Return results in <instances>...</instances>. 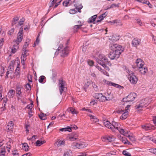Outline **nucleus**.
Returning a JSON list of instances; mask_svg holds the SVG:
<instances>
[{
    "mask_svg": "<svg viewBox=\"0 0 156 156\" xmlns=\"http://www.w3.org/2000/svg\"><path fill=\"white\" fill-rule=\"evenodd\" d=\"M147 100V99H143L140 101V104L142 105L143 107H146L149 104Z\"/></svg>",
    "mask_w": 156,
    "mask_h": 156,
    "instance_id": "obj_17",
    "label": "nucleus"
},
{
    "mask_svg": "<svg viewBox=\"0 0 156 156\" xmlns=\"http://www.w3.org/2000/svg\"><path fill=\"white\" fill-rule=\"evenodd\" d=\"M73 146L74 147H75L76 148L79 149L85 147L86 145L85 143L83 142H79L77 143H74Z\"/></svg>",
    "mask_w": 156,
    "mask_h": 156,
    "instance_id": "obj_10",
    "label": "nucleus"
},
{
    "mask_svg": "<svg viewBox=\"0 0 156 156\" xmlns=\"http://www.w3.org/2000/svg\"><path fill=\"white\" fill-rule=\"evenodd\" d=\"M26 88L27 90H30L31 87L29 83L27 84L26 85Z\"/></svg>",
    "mask_w": 156,
    "mask_h": 156,
    "instance_id": "obj_63",
    "label": "nucleus"
},
{
    "mask_svg": "<svg viewBox=\"0 0 156 156\" xmlns=\"http://www.w3.org/2000/svg\"><path fill=\"white\" fill-rule=\"evenodd\" d=\"M30 40L29 39H27L26 42L24 43V45H23L22 50L26 49L27 47L28 46L30 43Z\"/></svg>",
    "mask_w": 156,
    "mask_h": 156,
    "instance_id": "obj_30",
    "label": "nucleus"
},
{
    "mask_svg": "<svg viewBox=\"0 0 156 156\" xmlns=\"http://www.w3.org/2000/svg\"><path fill=\"white\" fill-rule=\"evenodd\" d=\"M5 151L4 149H2L0 151V156H5Z\"/></svg>",
    "mask_w": 156,
    "mask_h": 156,
    "instance_id": "obj_50",
    "label": "nucleus"
},
{
    "mask_svg": "<svg viewBox=\"0 0 156 156\" xmlns=\"http://www.w3.org/2000/svg\"><path fill=\"white\" fill-rule=\"evenodd\" d=\"M22 88L21 86L19 85L17 86L16 87V94L19 96L22 95Z\"/></svg>",
    "mask_w": 156,
    "mask_h": 156,
    "instance_id": "obj_16",
    "label": "nucleus"
},
{
    "mask_svg": "<svg viewBox=\"0 0 156 156\" xmlns=\"http://www.w3.org/2000/svg\"><path fill=\"white\" fill-rule=\"evenodd\" d=\"M144 107L140 104L135 106V108L137 109H140Z\"/></svg>",
    "mask_w": 156,
    "mask_h": 156,
    "instance_id": "obj_54",
    "label": "nucleus"
},
{
    "mask_svg": "<svg viewBox=\"0 0 156 156\" xmlns=\"http://www.w3.org/2000/svg\"><path fill=\"white\" fill-rule=\"evenodd\" d=\"M23 28H20V30L18 33V36L16 41V43H18L22 41L23 38Z\"/></svg>",
    "mask_w": 156,
    "mask_h": 156,
    "instance_id": "obj_7",
    "label": "nucleus"
},
{
    "mask_svg": "<svg viewBox=\"0 0 156 156\" xmlns=\"http://www.w3.org/2000/svg\"><path fill=\"white\" fill-rule=\"evenodd\" d=\"M97 17V15H94L90 18L88 20V23H92L94 22V23H95L96 22H95V20Z\"/></svg>",
    "mask_w": 156,
    "mask_h": 156,
    "instance_id": "obj_26",
    "label": "nucleus"
},
{
    "mask_svg": "<svg viewBox=\"0 0 156 156\" xmlns=\"http://www.w3.org/2000/svg\"><path fill=\"white\" fill-rule=\"evenodd\" d=\"M94 89L95 90H98V88L97 85H96L95 82H93L91 83Z\"/></svg>",
    "mask_w": 156,
    "mask_h": 156,
    "instance_id": "obj_46",
    "label": "nucleus"
},
{
    "mask_svg": "<svg viewBox=\"0 0 156 156\" xmlns=\"http://www.w3.org/2000/svg\"><path fill=\"white\" fill-rule=\"evenodd\" d=\"M120 53L116 52L114 51H112L110 52L109 55V58L111 60H113L116 58H118L120 56Z\"/></svg>",
    "mask_w": 156,
    "mask_h": 156,
    "instance_id": "obj_6",
    "label": "nucleus"
},
{
    "mask_svg": "<svg viewBox=\"0 0 156 156\" xmlns=\"http://www.w3.org/2000/svg\"><path fill=\"white\" fill-rule=\"evenodd\" d=\"M104 124L105 126L107 128L110 129L112 130V124L110 123V122L108 121H106L104 122Z\"/></svg>",
    "mask_w": 156,
    "mask_h": 156,
    "instance_id": "obj_24",
    "label": "nucleus"
},
{
    "mask_svg": "<svg viewBox=\"0 0 156 156\" xmlns=\"http://www.w3.org/2000/svg\"><path fill=\"white\" fill-rule=\"evenodd\" d=\"M101 72L104 75H105L107 76H109L108 73L104 69H102Z\"/></svg>",
    "mask_w": 156,
    "mask_h": 156,
    "instance_id": "obj_56",
    "label": "nucleus"
},
{
    "mask_svg": "<svg viewBox=\"0 0 156 156\" xmlns=\"http://www.w3.org/2000/svg\"><path fill=\"white\" fill-rule=\"evenodd\" d=\"M34 107L33 103L32 101L29 105H28L26 107V108L28 109H30V110H32V108Z\"/></svg>",
    "mask_w": 156,
    "mask_h": 156,
    "instance_id": "obj_42",
    "label": "nucleus"
},
{
    "mask_svg": "<svg viewBox=\"0 0 156 156\" xmlns=\"http://www.w3.org/2000/svg\"><path fill=\"white\" fill-rule=\"evenodd\" d=\"M126 73H128V76H130V74H134V73H133V72L132 71L129 70V69H126Z\"/></svg>",
    "mask_w": 156,
    "mask_h": 156,
    "instance_id": "obj_59",
    "label": "nucleus"
},
{
    "mask_svg": "<svg viewBox=\"0 0 156 156\" xmlns=\"http://www.w3.org/2000/svg\"><path fill=\"white\" fill-rule=\"evenodd\" d=\"M14 74L15 75L16 77L17 78H19L20 75V72L15 71Z\"/></svg>",
    "mask_w": 156,
    "mask_h": 156,
    "instance_id": "obj_58",
    "label": "nucleus"
},
{
    "mask_svg": "<svg viewBox=\"0 0 156 156\" xmlns=\"http://www.w3.org/2000/svg\"><path fill=\"white\" fill-rule=\"evenodd\" d=\"M12 154L13 156H20L18 151L16 150H14L12 151Z\"/></svg>",
    "mask_w": 156,
    "mask_h": 156,
    "instance_id": "obj_43",
    "label": "nucleus"
},
{
    "mask_svg": "<svg viewBox=\"0 0 156 156\" xmlns=\"http://www.w3.org/2000/svg\"><path fill=\"white\" fill-rule=\"evenodd\" d=\"M15 94V91L13 90H10L8 93V97L9 98H13Z\"/></svg>",
    "mask_w": 156,
    "mask_h": 156,
    "instance_id": "obj_28",
    "label": "nucleus"
},
{
    "mask_svg": "<svg viewBox=\"0 0 156 156\" xmlns=\"http://www.w3.org/2000/svg\"><path fill=\"white\" fill-rule=\"evenodd\" d=\"M14 70L13 66L11 65H10L8 67V71H11L13 72Z\"/></svg>",
    "mask_w": 156,
    "mask_h": 156,
    "instance_id": "obj_53",
    "label": "nucleus"
},
{
    "mask_svg": "<svg viewBox=\"0 0 156 156\" xmlns=\"http://www.w3.org/2000/svg\"><path fill=\"white\" fill-rule=\"evenodd\" d=\"M130 76H128V79L130 82L133 84H136L138 80V79L134 74H131Z\"/></svg>",
    "mask_w": 156,
    "mask_h": 156,
    "instance_id": "obj_9",
    "label": "nucleus"
},
{
    "mask_svg": "<svg viewBox=\"0 0 156 156\" xmlns=\"http://www.w3.org/2000/svg\"><path fill=\"white\" fill-rule=\"evenodd\" d=\"M141 126L142 129L145 131L150 130L152 128L151 126L147 124L142 125Z\"/></svg>",
    "mask_w": 156,
    "mask_h": 156,
    "instance_id": "obj_19",
    "label": "nucleus"
},
{
    "mask_svg": "<svg viewBox=\"0 0 156 156\" xmlns=\"http://www.w3.org/2000/svg\"><path fill=\"white\" fill-rule=\"evenodd\" d=\"M116 154V152L115 151H111L107 153L106 155L108 156H110L111 155H115Z\"/></svg>",
    "mask_w": 156,
    "mask_h": 156,
    "instance_id": "obj_45",
    "label": "nucleus"
},
{
    "mask_svg": "<svg viewBox=\"0 0 156 156\" xmlns=\"http://www.w3.org/2000/svg\"><path fill=\"white\" fill-rule=\"evenodd\" d=\"M14 28H12L11 30H10L8 32V34L10 35H12L14 32Z\"/></svg>",
    "mask_w": 156,
    "mask_h": 156,
    "instance_id": "obj_57",
    "label": "nucleus"
},
{
    "mask_svg": "<svg viewBox=\"0 0 156 156\" xmlns=\"http://www.w3.org/2000/svg\"><path fill=\"white\" fill-rule=\"evenodd\" d=\"M14 73L13 72L11 71H7L6 72V75L5 76V78H7L10 77L12 78L14 76Z\"/></svg>",
    "mask_w": 156,
    "mask_h": 156,
    "instance_id": "obj_18",
    "label": "nucleus"
},
{
    "mask_svg": "<svg viewBox=\"0 0 156 156\" xmlns=\"http://www.w3.org/2000/svg\"><path fill=\"white\" fill-rule=\"evenodd\" d=\"M82 25H77L74 26L73 29L74 32H76L78 29H80L82 30L83 31V29L81 27Z\"/></svg>",
    "mask_w": 156,
    "mask_h": 156,
    "instance_id": "obj_27",
    "label": "nucleus"
},
{
    "mask_svg": "<svg viewBox=\"0 0 156 156\" xmlns=\"http://www.w3.org/2000/svg\"><path fill=\"white\" fill-rule=\"evenodd\" d=\"M19 18L17 17H16L13 18L12 21V26L15 25L18 22Z\"/></svg>",
    "mask_w": 156,
    "mask_h": 156,
    "instance_id": "obj_33",
    "label": "nucleus"
},
{
    "mask_svg": "<svg viewBox=\"0 0 156 156\" xmlns=\"http://www.w3.org/2000/svg\"><path fill=\"white\" fill-rule=\"evenodd\" d=\"M16 45H14L13 46V47L12 48L11 50V52L13 53H15L18 49L19 47L18 46V43H16Z\"/></svg>",
    "mask_w": 156,
    "mask_h": 156,
    "instance_id": "obj_31",
    "label": "nucleus"
},
{
    "mask_svg": "<svg viewBox=\"0 0 156 156\" xmlns=\"http://www.w3.org/2000/svg\"><path fill=\"white\" fill-rule=\"evenodd\" d=\"M104 82L105 83L109 85L112 86V82L107 81L106 80H104Z\"/></svg>",
    "mask_w": 156,
    "mask_h": 156,
    "instance_id": "obj_60",
    "label": "nucleus"
},
{
    "mask_svg": "<svg viewBox=\"0 0 156 156\" xmlns=\"http://www.w3.org/2000/svg\"><path fill=\"white\" fill-rule=\"evenodd\" d=\"M29 147L27 143H24L23 144L22 148L25 151H27L28 150Z\"/></svg>",
    "mask_w": 156,
    "mask_h": 156,
    "instance_id": "obj_35",
    "label": "nucleus"
},
{
    "mask_svg": "<svg viewBox=\"0 0 156 156\" xmlns=\"http://www.w3.org/2000/svg\"><path fill=\"white\" fill-rule=\"evenodd\" d=\"M130 106V105H127L125 108L124 111L123 110H121L120 111L119 113H122V112H123L120 117V119H125L127 117L128 115V112L129 111V108Z\"/></svg>",
    "mask_w": 156,
    "mask_h": 156,
    "instance_id": "obj_5",
    "label": "nucleus"
},
{
    "mask_svg": "<svg viewBox=\"0 0 156 156\" xmlns=\"http://www.w3.org/2000/svg\"><path fill=\"white\" fill-rule=\"evenodd\" d=\"M122 154L126 156H131L130 153L128 152L126 150H124L122 151Z\"/></svg>",
    "mask_w": 156,
    "mask_h": 156,
    "instance_id": "obj_44",
    "label": "nucleus"
},
{
    "mask_svg": "<svg viewBox=\"0 0 156 156\" xmlns=\"http://www.w3.org/2000/svg\"><path fill=\"white\" fill-rule=\"evenodd\" d=\"M106 100L109 101L112 99L113 98V96L112 94H108V95L107 96H106Z\"/></svg>",
    "mask_w": 156,
    "mask_h": 156,
    "instance_id": "obj_49",
    "label": "nucleus"
},
{
    "mask_svg": "<svg viewBox=\"0 0 156 156\" xmlns=\"http://www.w3.org/2000/svg\"><path fill=\"white\" fill-rule=\"evenodd\" d=\"M141 41V40L136 38L133 39L132 41V44L133 46L136 47L139 45Z\"/></svg>",
    "mask_w": 156,
    "mask_h": 156,
    "instance_id": "obj_13",
    "label": "nucleus"
},
{
    "mask_svg": "<svg viewBox=\"0 0 156 156\" xmlns=\"http://www.w3.org/2000/svg\"><path fill=\"white\" fill-rule=\"evenodd\" d=\"M136 97V94L135 93H130L128 96L123 98L122 101L123 102H129L132 101L134 100Z\"/></svg>",
    "mask_w": 156,
    "mask_h": 156,
    "instance_id": "obj_4",
    "label": "nucleus"
},
{
    "mask_svg": "<svg viewBox=\"0 0 156 156\" xmlns=\"http://www.w3.org/2000/svg\"><path fill=\"white\" fill-rule=\"evenodd\" d=\"M125 131L126 132H128V133L127 134V136H127V137H128L129 138V139L131 141H134L135 140V139L134 138V137H133L132 136H130V135H129L128 134H129V132L128 131H126V130H125Z\"/></svg>",
    "mask_w": 156,
    "mask_h": 156,
    "instance_id": "obj_36",
    "label": "nucleus"
},
{
    "mask_svg": "<svg viewBox=\"0 0 156 156\" xmlns=\"http://www.w3.org/2000/svg\"><path fill=\"white\" fill-rule=\"evenodd\" d=\"M57 0H51L49 3V5L50 7L54 6V5L56 3Z\"/></svg>",
    "mask_w": 156,
    "mask_h": 156,
    "instance_id": "obj_37",
    "label": "nucleus"
},
{
    "mask_svg": "<svg viewBox=\"0 0 156 156\" xmlns=\"http://www.w3.org/2000/svg\"><path fill=\"white\" fill-rule=\"evenodd\" d=\"M69 139L71 141H74L76 140V137L73 136H68Z\"/></svg>",
    "mask_w": 156,
    "mask_h": 156,
    "instance_id": "obj_51",
    "label": "nucleus"
},
{
    "mask_svg": "<svg viewBox=\"0 0 156 156\" xmlns=\"http://www.w3.org/2000/svg\"><path fill=\"white\" fill-rule=\"evenodd\" d=\"M136 63L139 69L142 67L144 65V62L141 59H137L136 62Z\"/></svg>",
    "mask_w": 156,
    "mask_h": 156,
    "instance_id": "obj_15",
    "label": "nucleus"
},
{
    "mask_svg": "<svg viewBox=\"0 0 156 156\" xmlns=\"http://www.w3.org/2000/svg\"><path fill=\"white\" fill-rule=\"evenodd\" d=\"M4 41V39L2 38L0 40V48H2V46L3 44V42Z\"/></svg>",
    "mask_w": 156,
    "mask_h": 156,
    "instance_id": "obj_61",
    "label": "nucleus"
},
{
    "mask_svg": "<svg viewBox=\"0 0 156 156\" xmlns=\"http://www.w3.org/2000/svg\"><path fill=\"white\" fill-rule=\"evenodd\" d=\"M102 138L104 139V140H107L109 142H111L115 140V138L112 135L111 136H103Z\"/></svg>",
    "mask_w": 156,
    "mask_h": 156,
    "instance_id": "obj_14",
    "label": "nucleus"
},
{
    "mask_svg": "<svg viewBox=\"0 0 156 156\" xmlns=\"http://www.w3.org/2000/svg\"><path fill=\"white\" fill-rule=\"evenodd\" d=\"M88 115L91 117L90 120L94 122H97L98 121V119L95 116L91 114Z\"/></svg>",
    "mask_w": 156,
    "mask_h": 156,
    "instance_id": "obj_25",
    "label": "nucleus"
},
{
    "mask_svg": "<svg viewBox=\"0 0 156 156\" xmlns=\"http://www.w3.org/2000/svg\"><path fill=\"white\" fill-rule=\"evenodd\" d=\"M14 124L12 121L9 122L6 128L8 130V131L9 132H12L13 129Z\"/></svg>",
    "mask_w": 156,
    "mask_h": 156,
    "instance_id": "obj_12",
    "label": "nucleus"
},
{
    "mask_svg": "<svg viewBox=\"0 0 156 156\" xmlns=\"http://www.w3.org/2000/svg\"><path fill=\"white\" fill-rule=\"evenodd\" d=\"M115 36H116L115 35H113L112 37V39L113 41H116L118 40H119L120 38V36H116V37H115Z\"/></svg>",
    "mask_w": 156,
    "mask_h": 156,
    "instance_id": "obj_47",
    "label": "nucleus"
},
{
    "mask_svg": "<svg viewBox=\"0 0 156 156\" xmlns=\"http://www.w3.org/2000/svg\"><path fill=\"white\" fill-rule=\"evenodd\" d=\"M99 58L104 63H106L109 66H111L112 64L110 62L108 61L107 58L103 55H100L99 56Z\"/></svg>",
    "mask_w": 156,
    "mask_h": 156,
    "instance_id": "obj_11",
    "label": "nucleus"
},
{
    "mask_svg": "<svg viewBox=\"0 0 156 156\" xmlns=\"http://www.w3.org/2000/svg\"><path fill=\"white\" fill-rule=\"evenodd\" d=\"M77 9H70L69 10V13H70L72 14H74L76 13L77 12V11L76 10Z\"/></svg>",
    "mask_w": 156,
    "mask_h": 156,
    "instance_id": "obj_48",
    "label": "nucleus"
},
{
    "mask_svg": "<svg viewBox=\"0 0 156 156\" xmlns=\"http://www.w3.org/2000/svg\"><path fill=\"white\" fill-rule=\"evenodd\" d=\"M119 4L118 3L117 4H112L110 6V7L108 8L106 10L109 9L111 8H113L116 7H119Z\"/></svg>",
    "mask_w": 156,
    "mask_h": 156,
    "instance_id": "obj_34",
    "label": "nucleus"
},
{
    "mask_svg": "<svg viewBox=\"0 0 156 156\" xmlns=\"http://www.w3.org/2000/svg\"><path fill=\"white\" fill-rule=\"evenodd\" d=\"M57 51L55 53V54H58V53H60V55L62 57H65L69 53V50L68 48L67 47H63L62 44H60L58 47Z\"/></svg>",
    "mask_w": 156,
    "mask_h": 156,
    "instance_id": "obj_2",
    "label": "nucleus"
},
{
    "mask_svg": "<svg viewBox=\"0 0 156 156\" xmlns=\"http://www.w3.org/2000/svg\"><path fill=\"white\" fill-rule=\"evenodd\" d=\"M24 18H22L20 19L19 22L16 25V27H19L20 26H21L23 25V22L24 21Z\"/></svg>",
    "mask_w": 156,
    "mask_h": 156,
    "instance_id": "obj_39",
    "label": "nucleus"
},
{
    "mask_svg": "<svg viewBox=\"0 0 156 156\" xmlns=\"http://www.w3.org/2000/svg\"><path fill=\"white\" fill-rule=\"evenodd\" d=\"M45 78V76H41L39 79V81L40 83H42L44 80Z\"/></svg>",
    "mask_w": 156,
    "mask_h": 156,
    "instance_id": "obj_52",
    "label": "nucleus"
},
{
    "mask_svg": "<svg viewBox=\"0 0 156 156\" xmlns=\"http://www.w3.org/2000/svg\"><path fill=\"white\" fill-rule=\"evenodd\" d=\"M68 112H71L72 114H76L78 112L74 108L72 107H70L67 110Z\"/></svg>",
    "mask_w": 156,
    "mask_h": 156,
    "instance_id": "obj_21",
    "label": "nucleus"
},
{
    "mask_svg": "<svg viewBox=\"0 0 156 156\" xmlns=\"http://www.w3.org/2000/svg\"><path fill=\"white\" fill-rule=\"evenodd\" d=\"M65 142L64 140H58L55 143V144L57 145L58 147L62 146L65 144Z\"/></svg>",
    "mask_w": 156,
    "mask_h": 156,
    "instance_id": "obj_22",
    "label": "nucleus"
},
{
    "mask_svg": "<svg viewBox=\"0 0 156 156\" xmlns=\"http://www.w3.org/2000/svg\"><path fill=\"white\" fill-rule=\"evenodd\" d=\"M45 141H41L38 140L36 141V145L37 146H40L44 143H45Z\"/></svg>",
    "mask_w": 156,
    "mask_h": 156,
    "instance_id": "obj_40",
    "label": "nucleus"
},
{
    "mask_svg": "<svg viewBox=\"0 0 156 156\" xmlns=\"http://www.w3.org/2000/svg\"><path fill=\"white\" fill-rule=\"evenodd\" d=\"M139 70L142 74L145 75L147 71V69L146 67H141Z\"/></svg>",
    "mask_w": 156,
    "mask_h": 156,
    "instance_id": "obj_20",
    "label": "nucleus"
},
{
    "mask_svg": "<svg viewBox=\"0 0 156 156\" xmlns=\"http://www.w3.org/2000/svg\"><path fill=\"white\" fill-rule=\"evenodd\" d=\"M98 18L99 19L97 20L96 21V22L97 23L101 22V20H103L104 19V18H103V17L101 15H100V16H99Z\"/></svg>",
    "mask_w": 156,
    "mask_h": 156,
    "instance_id": "obj_55",
    "label": "nucleus"
},
{
    "mask_svg": "<svg viewBox=\"0 0 156 156\" xmlns=\"http://www.w3.org/2000/svg\"><path fill=\"white\" fill-rule=\"evenodd\" d=\"M65 82L62 79H60L59 81L58 86L59 88H66L64 86Z\"/></svg>",
    "mask_w": 156,
    "mask_h": 156,
    "instance_id": "obj_23",
    "label": "nucleus"
},
{
    "mask_svg": "<svg viewBox=\"0 0 156 156\" xmlns=\"http://www.w3.org/2000/svg\"><path fill=\"white\" fill-rule=\"evenodd\" d=\"M110 49L112 51H114L116 52L120 53V55L123 51V48L122 46L115 44H110L109 45Z\"/></svg>",
    "mask_w": 156,
    "mask_h": 156,
    "instance_id": "obj_3",
    "label": "nucleus"
},
{
    "mask_svg": "<svg viewBox=\"0 0 156 156\" xmlns=\"http://www.w3.org/2000/svg\"><path fill=\"white\" fill-rule=\"evenodd\" d=\"M112 131L116 132L117 130H118L119 132L122 135L124 136H127L128 133L127 132H126L125 130L122 128H120L119 126L120 125L117 122L113 121L112 122Z\"/></svg>",
    "mask_w": 156,
    "mask_h": 156,
    "instance_id": "obj_1",
    "label": "nucleus"
},
{
    "mask_svg": "<svg viewBox=\"0 0 156 156\" xmlns=\"http://www.w3.org/2000/svg\"><path fill=\"white\" fill-rule=\"evenodd\" d=\"M39 116L41 120H44L46 119V114L42 112H41L39 115Z\"/></svg>",
    "mask_w": 156,
    "mask_h": 156,
    "instance_id": "obj_32",
    "label": "nucleus"
},
{
    "mask_svg": "<svg viewBox=\"0 0 156 156\" xmlns=\"http://www.w3.org/2000/svg\"><path fill=\"white\" fill-rule=\"evenodd\" d=\"M59 130L61 131H71V128L70 127H68L67 128H65L60 129Z\"/></svg>",
    "mask_w": 156,
    "mask_h": 156,
    "instance_id": "obj_38",
    "label": "nucleus"
},
{
    "mask_svg": "<svg viewBox=\"0 0 156 156\" xmlns=\"http://www.w3.org/2000/svg\"><path fill=\"white\" fill-rule=\"evenodd\" d=\"M121 141L124 144H129L130 143L129 141L127 140V139L125 137H124L121 140Z\"/></svg>",
    "mask_w": 156,
    "mask_h": 156,
    "instance_id": "obj_41",
    "label": "nucleus"
},
{
    "mask_svg": "<svg viewBox=\"0 0 156 156\" xmlns=\"http://www.w3.org/2000/svg\"><path fill=\"white\" fill-rule=\"evenodd\" d=\"M87 62L88 64L90 66H93L94 63V62L92 60H88Z\"/></svg>",
    "mask_w": 156,
    "mask_h": 156,
    "instance_id": "obj_62",
    "label": "nucleus"
},
{
    "mask_svg": "<svg viewBox=\"0 0 156 156\" xmlns=\"http://www.w3.org/2000/svg\"><path fill=\"white\" fill-rule=\"evenodd\" d=\"M95 97L100 101L104 102L107 101L106 96L103 95L101 93L96 94Z\"/></svg>",
    "mask_w": 156,
    "mask_h": 156,
    "instance_id": "obj_8",
    "label": "nucleus"
},
{
    "mask_svg": "<svg viewBox=\"0 0 156 156\" xmlns=\"http://www.w3.org/2000/svg\"><path fill=\"white\" fill-rule=\"evenodd\" d=\"M74 6L76 9L77 10L78 12H80V10L82 8L83 6L81 4H74Z\"/></svg>",
    "mask_w": 156,
    "mask_h": 156,
    "instance_id": "obj_29",
    "label": "nucleus"
},
{
    "mask_svg": "<svg viewBox=\"0 0 156 156\" xmlns=\"http://www.w3.org/2000/svg\"><path fill=\"white\" fill-rule=\"evenodd\" d=\"M150 152L156 155V148H152L150 150Z\"/></svg>",
    "mask_w": 156,
    "mask_h": 156,
    "instance_id": "obj_64",
    "label": "nucleus"
}]
</instances>
